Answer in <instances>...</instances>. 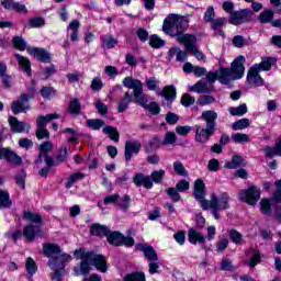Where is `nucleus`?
Segmentation results:
<instances>
[{
	"mask_svg": "<svg viewBox=\"0 0 281 281\" xmlns=\"http://www.w3.org/2000/svg\"><path fill=\"white\" fill-rule=\"evenodd\" d=\"M245 56L239 55L237 56L231 64V67H224L226 72V78H229V82L232 80H240L245 76Z\"/></svg>",
	"mask_w": 281,
	"mask_h": 281,
	"instance_id": "obj_6",
	"label": "nucleus"
},
{
	"mask_svg": "<svg viewBox=\"0 0 281 281\" xmlns=\"http://www.w3.org/2000/svg\"><path fill=\"white\" fill-rule=\"evenodd\" d=\"M173 170L176 175H179L180 177H188V170L183 166V162L179 160L173 162Z\"/></svg>",
	"mask_w": 281,
	"mask_h": 281,
	"instance_id": "obj_58",
	"label": "nucleus"
},
{
	"mask_svg": "<svg viewBox=\"0 0 281 281\" xmlns=\"http://www.w3.org/2000/svg\"><path fill=\"white\" fill-rule=\"evenodd\" d=\"M68 111L71 115H80V113H82V104L80 103V100L72 99L69 103Z\"/></svg>",
	"mask_w": 281,
	"mask_h": 281,
	"instance_id": "obj_44",
	"label": "nucleus"
},
{
	"mask_svg": "<svg viewBox=\"0 0 281 281\" xmlns=\"http://www.w3.org/2000/svg\"><path fill=\"white\" fill-rule=\"evenodd\" d=\"M133 183L136 186V188H145L146 190H153V180L150 179V176H146L142 172H137L133 177Z\"/></svg>",
	"mask_w": 281,
	"mask_h": 281,
	"instance_id": "obj_21",
	"label": "nucleus"
},
{
	"mask_svg": "<svg viewBox=\"0 0 281 281\" xmlns=\"http://www.w3.org/2000/svg\"><path fill=\"white\" fill-rule=\"evenodd\" d=\"M133 203V200L131 199V195L124 194L123 196L119 198L116 205L120 207V210H123V212H126L128 207H131V204Z\"/></svg>",
	"mask_w": 281,
	"mask_h": 281,
	"instance_id": "obj_42",
	"label": "nucleus"
},
{
	"mask_svg": "<svg viewBox=\"0 0 281 281\" xmlns=\"http://www.w3.org/2000/svg\"><path fill=\"white\" fill-rule=\"evenodd\" d=\"M40 93L44 100H52L56 95V90L53 87L43 86Z\"/></svg>",
	"mask_w": 281,
	"mask_h": 281,
	"instance_id": "obj_54",
	"label": "nucleus"
},
{
	"mask_svg": "<svg viewBox=\"0 0 281 281\" xmlns=\"http://www.w3.org/2000/svg\"><path fill=\"white\" fill-rule=\"evenodd\" d=\"M134 104H138L143 109H146L151 115H159L161 113V105L155 101H151L148 104L146 94H143Z\"/></svg>",
	"mask_w": 281,
	"mask_h": 281,
	"instance_id": "obj_17",
	"label": "nucleus"
},
{
	"mask_svg": "<svg viewBox=\"0 0 281 281\" xmlns=\"http://www.w3.org/2000/svg\"><path fill=\"white\" fill-rule=\"evenodd\" d=\"M105 122L101 119H89L86 121V125L88 128H91V131H100L102 126H105Z\"/></svg>",
	"mask_w": 281,
	"mask_h": 281,
	"instance_id": "obj_45",
	"label": "nucleus"
},
{
	"mask_svg": "<svg viewBox=\"0 0 281 281\" xmlns=\"http://www.w3.org/2000/svg\"><path fill=\"white\" fill-rule=\"evenodd\" d=\"M123 281H146V273H144V271H133L130 273H126L123 277Z\"/></svg>",
	"mask_w": 281,
	"mask_h": 281,
	"instance_id": "obj_38",
	"label": "nucleus"
},
{
	"mask_svg": "<svg viewBox=\"0 0 281 281\" xmlns=\"http://www.w3.org/2000/svg\"><path fill=\"white\" fill-rule=\"evenodd\" d=\"M25 267L29 276H34V273L38 271V266H36V261H34L32 257L27 258Z\"/></svg>",
	"mask_w": 281,
	"mask_h": 281,
	"instance_id": "obj_59",
	"label": "nucleus"
},
{
	"mask_svg": "<svg viewBox=\"0 0 281 281\" xmlns=\"http://www.w3.org/2000/svg\"><path fill=\"white\" fill-rule=\"evenodd\" d=\"M276 191L272 193L271 201L273 203H281V179L274 182Z\"/></svg>",
	"mask_w": 281,
	"mask_h": 281,
	"instance_id": "obj_57",
	"label": "nucleus"
},
{
	"mask_svg": "<svg viewBox=\"0 0 281 281\" xmlns=\"http://www.w3.org/2000/svg\"><path fill=\"white\" fill-rule=\"evenodd\" d=\"M142 150V142L139 140H127L125 143V161L128 164L133 159V155H139Z\"/></svg>",
	"mask_w": 281,
	"mask_h": 281,
	"instance_id": "obj_19",
	"label": "nucleus"
},
{
	"mask_svg": "<svg viewBox=\"0 0 281 281\" xmlns=\"http://www.w3.org/2000/svg\"><path fill=\"white\" fill-rule=\"evenodd\" d=\"M273 16H276V11L272 9H265L257 16V20L261 23V25H267V23H271Z\"/></svg>",
	"mask_w": 281,
	"mask_h": 281,
	"instance_id": "obj_34",
	"label": "nucleus"
},
{
	"mask_svg": "<svg viewBox=\"0 0 281 281\" xmlns=\"http://www.w3.org/2000/svg\"><path fill=\"white\" fill-rule=\"evenodd\" d=\"M135 249L137 251H143L144 257L146 258V260H148V262H157V260H159L157 250H155L151 245L137 243L135 245Z\"/></svg>",
	"mask_w": 281,
	"mask_h": 281,
	"instance_id": "obj_18",
	"label": "nucleus"
},
{
	"mask_svg": "<svg viewBox=\"0 0 281 281\" xmlns=\"http://www.w3.org/2000/svg\"><path fill=\"white\" fill-rule=\"evenodd\" d=\"M260 205V212L261 214H263V216H269V214H271V212H273V209L271 207V200L263 198L261 199V201L259 202Z\"/></svg>",
	"mask_w": 281,
	"mask_h": 281,
	"instance_id": "obj_43",
	"label": "nucleus"
},
{
	"mask_svg": "<svg viewBox=\"0 0 281 281\" xmlns=\"http://www.w3.org/2000/svg\"><path fill=\"white\" fill-rule=\"evenodd\" d=\"M246 166L247 162L243 156L234 155L229 161L225 162L224 168L227 170H236V168H240L235 171V177H238L239 179H248L249 173L245 169Z\"/></svg>",
	"mask_w": 281,
	"mask_h": 281,
	"instance_id": "obj_9",
	"label": "nucleus"
},
{
	"mask_svg": "<svg viewBox=\"0 0 281 281\" xmlns=\"http://www.w3.org/2000/svg\"><path fill=\"white\" fill-rule=\"evenodd\" d=\"M69 159V149L67 146L59 148L55 155V160L57 164H65Z\"/></svg>",
	"mask_w": 281,
	"mask_h": 281,
	"instance_id": "obj_41",
	"label": "nucleus"
},
{
	"mask_svg": "<svg viewBox=\"0 0 281 281\" xmlns=\"http://www.w3.org/2000/svg\"><path fill=\"white\" fill-rule=\"evenodd\" d=\"M211 23V30L215 32L218 36H222V38H225V31H223V27L227 25V18H217Z\"/></svg>",
	"mask_w": 281,
	"mask_h": 281,
	"instance_id": "obj_26",
	"label": "nucleus"
},
{
	"mask_svg": "<svg viewBox=\"0 0 281 281\" xmlns=\"http://www.w3.org/2000/svg\"><path fill=\"white\" fill-rule=\"evenodd\" d=\"M229 113L234 117H236V116L243 117V115H245L247 113V103H241L240 105H238L236 108H229Z\"/></svg>",
	"mask_w": 281,
	"mask_h": 281,
	"instance_id": "obj_50",
	"label": "nucleus"
},
{
	"mask_svg": "<svg viewBox=\"0 0 281 281\" xmlns=\"http://www.w3.org/2000/svg\"><path fill=\"white\" fill-rule=\"evenodd\" d=\"M161 138L155 135L153 139L149 140V147H146V153H150V150H157L161 146Z\"/></svg>",
	"mask_w": 281,
	"mask_h": 281,
	"instance_id": "obj_61",
	"label": "nucleus"
},
{
	"mask_svg": "<svg viewBox=\"0 0 281 281\" xmlns=\"http://www.w3.org/2000/svg\"><path fill=\"white\" fill-rule=\"evenodd\" d=\"M149 46L153 49H161V47H166V41H164L159 35L151 34L149 36Z\"/></svg>",
	"mask_w": 281,
	"mask_h": 281,
	"instance_id": "obj_39",
	"label": "nucleus"
},
{
	"mask_svg": "<svg viewBox=\"0 0 281 281\" xmlns=\"http://www.w3.org/2000/svg\"><path fill=\"white\" fill-rule=\"evenodd\" d=\"M69 260H71V255L67 252L52 257L53 266L56 267L55 272L50 274L52 280H63V273H65V267Z\"/></svg>",
	"mask_w": 281,
	"mask_h": 281,
	"instance_id": "obj_10",
	"label": "nucleus"
},
{
	"mask_svg": "<svg viewBox=\"0 0 281 281\" xmlns=\"http://www.w3.org/2000/svg\"><path fill=\"white\" fill-rule=\"evenodd\" d=\"M106 241L112 247H134L135 238L132 236H125L120 231H109V234L105 236Z\"/></svg>",
	"mask_w": 281,
	"mask_h": 281,
	"instance_id": "obj_7",
	"label": "nucleus"
},
{
	"mask_svg": "<svg viewBox=\"0 0 281 281\" xmlns=\"http://www.w3.org/2000/svg\"><path fill=\"white\" fill-rule=\"evenodd\" d=\"M117 38L110 35L108 38L103 40L102 47L103 49H113L117 45Z\"/></svg>",
	"mask_w": 281,
	"mask_h": 281,
	"instance_id": "obj_63",
	"label": "nucleus"
},
{
	"mask_svg": "<svg viewBox=\"0 0 281 281\" xmlns=\"http://www.w3.org/2000/svg\"><path fill=\"white\" fill-rule=\"evenodd\" d=\"M255 16L256 13L251 9H240L231 14L228 23L229 25H243V23H251Z\"/></svg>",
	"mask_w": 281,
	"mask_h": 281,
	"instance_id": "obj_11",
	"label": "nucleus"
},
{
	"mask_svg": "<svg viewBox=\"0 0 281 281\" xmlns=\"http://www.w3.org/2000/svg\"><path fill=\"white\" fill-rule=\"evenodd\" d=\"M109 231H110L109 226L102 225L100 223H95L90 226V235L97 236L99 238H102L103 236L106 237V235L109 234Z\"/></svg>",
	"mask_w": 281,
	"mask_h": 281,
	"instance_id": "obj_31",
	"label": "nucleus"
},
{
	"mask_svg": "<svg viewBox=\"0 0 281 281\" xmlns=\"http://www.w3.org/2000/svg\"><path fill=\"white\" fill-rule=\"evenodd\" d=\"M103 87H104V82L102 81V78L94 77L92 79V82L90 85V89L92 91H95V92L102 91Z\"/></svg>",
	"mask_w": 281,
	"mask_h": 281,
	"instance_id": "obj_62",
	"label": "nucleus"
},
{
	"mask_svg": "<svg viewBox=\"0 0 281 281\" xmlns=\"http://www.w3.org/2000/svg\"><path fill=\"white\" fill-rule=\"evenodd\" d=\"M25 179H27V173L25 169H21L20 173L14 176L16 186H19V188H21L22 190H25Z\"/></svg>",
	"mask_w": 281,
	"mask_h": 281,
	"instance_id": "obj_52",
	"label": "nucleus"
},
{
	"mask_svg": "<svg viewBox=\"0 0 281 281\" xmlns=\"http://www.w3.org/2000/svg\"><path fill=\"white\" fill-rule=\"evenodd\" d=\"M161 98H165L167 102L172 104L177 100V87L175 85L165 86L160 92Z\"/></svg>",
	"mask_w": 281,
	"mask_h": 281,
	"instance_id": "obj_29",
	"label": "nucleus"
},
{
	"mask_svg": "<svg viewBox=\"0 0 281 281\" xmlns=\"http://www.w3.org/2000/svg\"><path fill=\"white\" fill-rule=\"evenodd\" d=\"M166 194L168 198L171 199L173 203H179V201H181V194L179 193V190L175 187L166 189Z\"/></svg>",
	"mask_w": 281,
	"mask_h": 281,
	"instance_id": "obj_53",
	"label": "nucleus"
},
{
	"mask_svg": "<svg viewBox=\"0 0 281 281\" xmlns=\"http://www.w3.org/2000/svg\"><path fill=\"white\" fill-rule=\"evenodd\" d=\"M249 126H251L249 119H240L232 124L233 131H245V128H249Z\"/></svg>",
	"mask_w": 281,
	"mask_h": 281,
	"instance_id": "obj_47",
	"label": "nucleus"
},
{
	"mask_svg": "<svg viewBox=\"0 0 281 281\" xmlns=\"http://www.w3.org/2000/svg\"><path fill=\"white\" fill-rule=\"evenodd\" d=\"M134 100L135 95L131 94V92H125L117 103V112L124 113L128 111V106H131V102H135Z\"/></svg>",
	"mask_w": 281,
	"mask_h": 281,
	"instance_id": "obj_27",
	"label": "nucleus"
},
{
	"mask_svg": "<svg viewBox=\"0 0 281 281\" xmlns=\"http://www.w3.org/2000/svg\"><path fill=\"white\" fill-rule=\"evenodd\" d=\"M102 133H104V135H109L110 139L115 144L120 143V132L117 131V127L106 125L105 127H103Z\"/></svg>",
	"mask_w": 281,
	"mask_h": 281,
	"instance_id": "obj_35",
	"label": "nucleus"
},
{
	"mask_svg": "<svg viewBox=\"0 0 281 281\" xmlns=\"http://www.w3.org/2000/svg\"><path fill=\"white\" fill-rule=\"evenodd\" d=\"M30 102V97L26 93H22L20 95V100L13 101L11 103V111L13 115H19V113H23L30 106H25V103Z\"/></svg>",
	"mask_w": 281,
	"mask_h": 281,
	"instance_id": "obj_22",
	"label": "nucleus"
},
{
	"mask_svg": "<svg viewBox=\"0 0 281 281\" xmlns=\"http://www.w3.org/2000/svg\"><path fill=\"white\" fill-rule=\"evenodd\" d=\"M43 251L46 258H52V256H60V254H63V249L60 248V245L52 244V243L44 244Z\"/></svg>",
	"mask_w": 281,
	"mask_h": 281,
	"instance_id": "obj_30",
	"label": "nucleus"
},
{
	"mask_svg": "<svg viewBox=\"0 0 281 281\" xmlns=\"http://www.w3.org/2000/svg\"><path fill=\"white\" fill-rule=\"evenodd\" d=\"M260 194H262L260 188L257 186H250L239 192V199L244 203H247V205H251L254 207L258 205V201H260Z\"/></svg>",
	"mask_w": 281,
	"mask_h": 281,
	"instance_id": "obj_12",
	"label": "nucleus"
},
{
	"mask_svg": "<svg viewBox=\"0 0 281 281\" xmlns=\"http://www.w3.org/2000/svg\"><path fill=\"white\" fill-rule=\"evenodd\" d=\"M278 63V58L276 57H263L261 58V63L252 65L258 71H271V67Z\"/></svg>",
	"mask_w": 281,
	"mask_h": 281,
	"instance_id": "obj_28",
	"label": "nucleus"
},
{
	"mask_svg": "<svg viewBox=\"0 0 281 281\" xmlns=\"http://www.w3.org/2000/svg\"><path fill=\"white\" fill-rule=\"evenodd\" d=\"M200 206L205 212H207V210H212V215L214 216L215 221H218V218H221V210H229V193L223 192L220 194V196L212 193L211 200L203 201Z\"/></svg>",
	"mask_w": 281,
	"mask_h": 281,
	"instance_id": "obj_5",
	"label": "nucleus"
},
{
	"mask_svg": "<svg viewBox=\"0 0 281 281\" xmlns=\"http://www.w3.org/2000/svg\"><path fill=\"white\" fill-rule=\"evenodd\" d=\"M136 36L140 41V43H146L148 40L150 41V35L148 31L144 27H139L136 30Z\"/></svg>",
	"mask_w": 281,
	"mask_h": 281,
	"instance_id": "obj_64",
	"label": "nucleus"
},
{
	"mask_svg": "<svg viewBox=\"0 0 281 281\" xmlns=\"http://www.w3.org/2000/svg\"><path fill=\"white\" fill-rule=\"evenodd\" d=\"M45 25V18L34 16L29 20V26L33 30H38Z\"/></svg>",
	"mask_w": 281,
	"mask_h": 281,
	"instance_id": "obj_51",
	"label": "nucleus"
},
{
	"mask_svg": "<svg viewBox=\"0 0 281 281\" xmlns=\"http://www.w3.org/2000/svg\"><path fill=\"white\" fill-rule=\"evenodd\" d=\"M201 120L206 123V126L196 128L195 142H199V144H207L210 138L216 133V120H218V113L213 110H205L202 112Z\"/></svg>",
	"mask_w": 281,
	"mask_h": 281,
	"instance_id": "obj_3",
	"label": "nucleus"
},
{
	"mask_svg": "<svg viewBox=\"0 0 281 281\" xmlns=\"http://www.w3.org/2000/svg\"><path fill=\"white\" fill-rule=\"evenodd\" d=\"M53 120H60V114L53 113L46 115H40L37 117V130L35 136L37 139H49V131H47V124Z\"/></svg>",
	"mask_w": 281,
	"mask_h": 281,
	"instance_id": "obj_8",
	"label": "nucleus"
},
{
	"mask_svg": "<svg viewBox=\"0 0 281 281\" xmlns=\"http://www.w3.org/2000/svg\"><path fill=\"white\" fill-rule=\"evenodd\" d=\"M164 177H166V170H154L150 175L151 183H156L157 186H159L164 181Z\"/></svg>",
	"mask_w": 281,
	"mask_h": 281,
	"instance_id": "obj_49",
	"label": "nucleus"
},
{
	"mask_svg": "<svg viewBox=\"0 0 281 281\" xmlns=\"http://www.w3.org/2000/svg\"><path fill=\"white\" fill-rule=\"evenodd\" d=\"M216 102V98L210 94H203L198 99L199 106H207V104H214Z\"/></svg>",
	"mask_w": 281,
	"mask_h": 281,
	"instance_id": "obj_56",
	"label": "nucleus"
},
{
	"mask_svg": "<svg viewBox=\"0 0 281 281\" xmlns=\"http://www.w3.org/2000/svg\"><path fill=\"white\" fill-rule=\"evenodd\" d=\"M56 74V65L50 64L40 72L41 80H49Z\"/></svg>",
	"mask_w": 281,
	"mask_h": 281,
	"instance_id": "obj_46",
	"label": "nucleus"
},
{
	"mask_svg": "<svg viewBox=\"0 0 281 281\" xmlns=\"http://www.w3.org/2000/svg\"><path fill=\"white\" fill-rule=\"evenodd\" d=\"M76 260H81L80 266L74 268V276H89L91 273V267H95L97 271L106 273L109 271V265L106 263V257L102 254H95L93 250L87 251L85 248H79L74 251Z\"/></svg>",
	"mask_w": 281,
	"mask_h": 281,
	"instance_id": "obj_2",
	"label": "nucleus"
},
{
	"mask_svg": "<svg viewBox=\"0 0 281 281\" xmlns=\"http://www.w3.org/2000/svg\"><path fill=\"white\" fill-rule=\"evenodd\" d=\"M228 236L235 245H240V243H243V235L236 229L228 231Z\"/></svg>",
	"mask_w": 281,
	"mask_h": 281,
	"instance_id": "obj_60",
	"label": "nucleus"
},
{
	"mask_svg": "<svg viewBox=\"0 0 281 281\" xmlns=\"http://www.w3.org/2000/svg\"><path fill=\"white\" fill-rule=\"evenodd\" d=\"M195 102H196V99L194 97L190 95L189 93L182 94V97L180 99V104H182V106H184V109L192 106V104H194Z\"/></svg>",
	"mask_w": 281,
	"mask_h": 281,
	"instance_id": "obj_55",
	"label": "nucleus"
},
{
	"mask_svg": "<svg viewBox=\"0 0 281 281\" xmlns=\"http://www.w3.org/2000/svg\"><path fill=\"white\" fill-rule=\"evenodd\" d=\"M22 220L29 221V224L23 228V236L27 243H32L36 236L43 235V216L41 214L34 213L31 210H24Z\"/></svg>",
	"mask_w": 281,
	"mask_h": 281,
	"instance_id": "obj_4",
	"label": "nucleus"
},
{
	"mask_svg": "<svg viewBox=\"0 0 281 281\" xmlns=\"http://www.w3.org/2000/svg\"><path fill=\"white\" fill-rule=\"evenodd\" d=\"M188 241L190 245H205L206 243L205 236L194 227H190L188 231Z\"/></svg>",
	"mask_w": 281,
	"mask_h": 281,
	"instance_id": "obj_23",
	"label": "nucleus"
},
{
	"mask_svg": "<svg viewBox=\"0 0 281 281\" xmlns=\"http://www.w3.org/2000/svg\"><path fill=\"white\" fill-rule=\"evenodd\" d=\"M26 52L33 58H36L40 63L49 64L52 63V54L45 48L29 46Z\"/></svg>",
	"mask_w": 281,
	"mask_h": 281,
	"instance_id": "obj_15",
	"label": "nucleus"
},
{
	"mask_svg": "<svg viewBox=\"0 0 281 281\" xmlns=\"http://www.w3.org/2000/svg\"><path fill=\"white\" fill-rule=\"evenodd\" d=\"M12 207V199L10 193L0 189V210H8Z\"/></svg>",
	"mask_w": 281,
	"mask_h": 281,
	"instance_id": "obj_37",
	"label": "nucleus"
},
{
	"mask_svg": "<svg viewBox=\"0 0 281 281\" xmlns=\"http://www.w3.org/2000/svg\"><path fill=\"white\" fill-rule=\"evenodd\" d=\"M206 80L211 85H214L216 80H218L220 85H229V78H227V72L225 71V67L223 66H221L215 71L206 72Z\"/></svg>",
	"mask_w": 281,
	"mask_h": 281,
	"instance_id": "obj_14",
	"label": "nucleus"
},
{
	"mask_svg": "<svg viewBox=\"0 0 281 281\" xmlns=\"http://www.w3.org/2000/svg\"><path fill=\"white\" fill-rule=\"evenodd\" d=\"M246 82L249 87H265V79L260 76L258 68L254 66L248 69Z\"/></svg>",
	"mask_w": 281,
	"mask_h": 281,
	"instance_id": "obj_16",
	"label": "nucleus"
},
{
	"mask_svg": "<svg viewBox=\"0 0 281 281\" xmlns=\"http://www.w3.org/2000/svg\"><path fill=\"white\" fill-rule=\"evenodd\" d=\"M81 179H85V173L82 172H75L69 176L68 181L65 183V188L69 190V188H74L76 184V181H80Z\"/></svg>",
	"mask_w": 281,
	"mask_h": 281,
	"instance_id": "obj_48",
	"label": "nucleus"
},
{
	"mask_svg": "<svg viewBox=\"0 0 281 281\" xmlns=\"http://www.w3.org/2000/svg\"><path fill=\"white\" fill-rule=\"evenodd\" d=\"M188 27H190V19L188 15L170 13L162 22L164 34L176 38L178 43L184 45L186 52L193 54L198 60H204L205 54L196 47V35L186 33Z\"/></svg>",
	"mask_w": 281,
	"mask_h": 281,
	"instance_id": "obj_1",
	"label": "nucleus"
},
{
	"mask_svg": "<svg viewBox=\"0 0 281 281\" xmlns=\"http://www.w3.org/2000/svg\"><path fill=\"white\" fill-rule=\"evenodd\" d=\"M61 133L64 135H71L67 138L68 144H79V137H82V133L76 131L74 127H66Z\"/></svg>",
	"mask_w": 281,
	"mask_h": 281,
	"instance_id": "obj_32",
	"label": "nucleus"
},
{
	"mask_svg": "<svg viewBox=\"0 0 281 281\" xmlns=\"http://www.w3.org/2000/svg\"><path fill=\"white\" fill-rule=\"evenodd\" d=\"M266 157H281V138L274 144V148L266 147Z\"/></svg>",
	"mask_w": 281,
	"mask_h": 281,
	"instance_id": "obj_40",
	"label": "nucleus"
},
{
	"mask_svg": "<svg viewBox=\"0 0 281 281\" xmlns=\"http://www.w3.org/2000/svg\"><path fill=\"white\" fill-rule=\"evenodd\" d=\"M123 87H126V89H133L134 103L144 94V83H142L139 79L125 77L123 79Z\"/></svg>",
	"mask_w": 281,
	"mask_h": 281,
	"instance_id": "obj_13",
	"label": "nucleus"
},
{
	"mask_svg": "<svg viewBox=\"0 0 281 281\" xmlns=\"http://www.w3.org/2000/svg\"><path fill=\"white\" fill-rule=\"evenodd\" d=\"M205 182H203V179L198 178L194 181V186H193V196L195 199V201H199L200 205H203V201H209L205 200Z\"/></svg>",
	"mask_w": 281,
	"mask_h": 281,
	"instance_id": "obj_20",
	"label": "nucleus"
},
{
	"mask_svg": "<svg viewBox=\"0 0 281 281\" xmlns=\"http://www.w3.org/2000/svg\"><path fill=\"white\" fill-rule=\"evenodd\" d=\"M9 126L11 127L12 133L25 132V123L20 122L16 116H9Z\"/></svg>",
	"mask_w": 281,
	"mask_h": 281,
	"instance_id": "obj_33",
	"label": "nucleus"
},
{
	"mask_svg": "<svg viewBox=\"0 0 281 281\" xmlns=\"http://www.w3.org/2000/svg\"><path fill=\"white\" fill-rule=\"evenodd\" d=\"M191 93H214V85L207 86L205 81H198L189 88Z\"/></svg>",
	"mask_w": 281,
	"mask_h": 281,
	"instance_id": "obj_24",
	"label": "nucleus"
},
{
	"mask_svg": "<svg viewBox=\"0 0 281 281\" xmlns=\"http://www.w3.org/2000/svg\"><path fill=\"white\" fill-rule=\"evenodd\" d=\"M15 58L18 60V65L26 76L32 77V61L21 54H15Z\"/></svg>",
	"mask_w": 281,
	"mask_h": 281,
	"instance_id": "obj_25",
	"label": "nucleus"
},
{
	"mask_svg": "<svg viewBox=\"0 0 281 281\" xmlns=\"http://www.w3.org/2000/svg\"><path fill=\"white\" fill-rule=\"evenodd\" d=\"M11 43L14 49H18V52H25V49H27V42L25 38H23V36H13Z\"/></svg>",
	"mask_w": 281,
	"mask_h": 281,
	"instance_id": "obj_36",
	"label": "nucleus"
}]
</instances>
